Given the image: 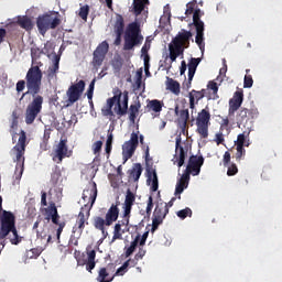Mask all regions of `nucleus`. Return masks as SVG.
<instances>
[{"label": "nucleus", "mask_w": 282, "mask_h": 282, "mask_svg": "<svg viewBox=\"0 0 282 282\" xmlns=\"http://www.w3.org/2000/svg\"><path fill=\"white\" fill-rule=\"evenodd\" d=\"M153 210V196H149L148 198V205L145 208V213L148 217H151V213Z\"/></svg>", "instance_id": "nucleus-59"}, {"label": "nucleus", "mask_w": 282, "mask_h": 282, "mask_svg": "<svg viewBox=\"0 0 282 282\" xmlns=\"http://www.w3.org/2000/svg\"><path fill=\"white\" fill-rule=\"evenodd\" d=\"M131 218V214L126 215V212L123 210V216L121 220H118L117 225L119 226H129V219Z\"/></svg>", "instance_id": "nucleus-58"}, {"label": "nucleus", "mask_w": 282, "mask_h": 282, "mask_svg": "<svg viewBox=\"0 0 282 282\" xmlns=\"http://www.w3.org/2000/svg\"><path fill=\"white\" fill-rule=\"evenodd\" d=\"M59 180H61V167H58V165H55L53 169V172L51 174L52 186H56V184H58Z\"/></svg>", "instance_id": "nucleus-44"}, {"label": "nucleus", "mask_w": 282, "mask_h": 282, "mask_svg": "<svg viewBox=\"0 0 282 282\" xmlns=\"http://www.w3.org/2000/svg\"><path fill=\"white\" fill-rule=\"evenodd\" d=\"M138 243H140V235H138L135 237V239L130 243L129 247L124 248V257L126 259H129V257H131V254H133L135 252V248H138Z\"/></svg>", "instance_id": "nucleus-36"}, {"label": "nucleus", "mask_w": 282, "mask_h": 282, "mask_svg": "<svg viewBox=\"0 0 282 282\" xmlns=\"http://www.w3.org/2000/svg\"><path fill=\"white\" fill-rule=\"evenodd\" d=\"M109 53V43L107 41L101 42L98 44L96 50L93 53V67L98 70L105 63V58H107V54Z\"/></svg>", "instance_id": "nucleus-10"}, {"label": "nucleus", "mask_w": 282, "mask_h": 282, "mask_svg": "<svg viewBox=\"0 0 282 282\" xmlns=\"http://www.w3.org/2000/svg\"><path fill=\"white\" fill-rule=\"evenodd\" d=\"M123 50L124 52H129L133 50V47H138V45H142L144 41V36L142 35V30L140 29V23L132 22L128 24L124 36H123Z\"/></svg>", "instance_id": "nucleus-4"}, {"label": "nucleus", "mask_w": 282, "mask_h": 282, "mask_svg": "<svg viewBox=\"0 0 282 282\" xmlns=\"http://www.w3.org/2000/svg\"><path fill=\"white\" fill-rule=\"evenodd\" d=\"M202 166H204V156L192 155L188 160L185 173L194 176L199 175V173H202Z\"/></svg>", "instance_id": "nucleus-17"}, {"label": "nucleus", "mask_w": 282, "mask_h": 282, "mask_svg": "<svg viewBox=\"0 0 282 282\" xmlns=\"http://www.w3.org/2000/svg\"><path fill=\"white\" fill-rule=\"evenodd\" d=\"M223 164L224 166H228L230 164V152L226 151L223 158Z\"/></svg>", "instance_id": "nucleus-63"}, {"label": "nucleus", "mask_w": 282, "mask_h": 282, "mask_svg": "<svg viewBox=\"0 0 282 282\" xmlns=\"http://www.w3.org/2000/svg\"><path fill=\"white\" fill-rule=\"evenodd\" d=\"M164 223V218L160 217V216H152V228H151V232H155V230H158V228H160V226H162V224Z\"/></svg>", "instance_id": "nucleus-46"}, {"label": "nucleus", "mask_w": 282, "mask_h": 282, "mask_svg": "<svg viewBox=\"0 0 282 282\" xmlns=\"http://www.w3.org/2000/svg\"><path fill=\"white\" fill-rule=\"evenodd\" d=\"M124 231H122V227L118 224L115 225V228H113V236H112V241H116L118 239H122V234Z\"/></svg>", "instance_id": "nucleus-50"}, {"label": "nucleus", "mask_w": 282, "mask_h": 282, "mask_svg": "<svg viewBox=\"0 0 282 282\" xmlns=\"http://www.w3.org/2000/svg\"><path fill=\"white\" fill-rule=\"evenodd\" d=\"M61 65V55H54L53 65L48 67L47 69V78L48 80H52V78H56V75L58 74Z\"/></svg>", "instance_id": "nucleus-27"}, {"label": "nucleus", "mask_w": 282, "mask_h": 282, "mask_svg": "<svg viewBox=\"0 0 282 282\" xmlns=\"http://www.w3.org/2000/svg\"><path fill=\"white\" fill-rule=\"evenodd\" d=\"M72 151L67 148V139H61L59 143L57 144L55 152L53 154V162L57 164H62L65 158H70Z\"/></svg>", "instance_id": "nucleus-15"}, {"label": "nucleus", "mask_w": 282, "mask_h": 282, "mask_svg": "<svg viewBox=\"0 0 282 282\" xmlns=\"http://www.w3.org/2000/svg\"><path fill=\"white\" fill-rule=\"evenodd\" d=\"M98 197V185H96V182L89 183L87 188L84 189L82 198L84 202H87L82 207V210H88L90 208H94V204H96V198Z\"/></svg>", "instance_id": "nucleus-11"}, {"label": "nucleus", "mask_w": 282, "mask_h": 282, "mask_svg": "<svg viewBox=\"0 0 282 282\" xmlns=\"http://www.w3.org/2000/svg\"><path fill=\"white\" fill-rule=\"evenodd\" d=\"M214 141L216 142L217 147H219V144H224V132L216 133Z\"/></svg>", "instance_id": "nucleus-61"}, {"label": "nucleus", "mask_w": 282, "mask_h": 282, "mask_svg": "<svg viewBox=\"0 0 282 282\" xmlns=\"http://www.w3.org/2000/svg\"><path fill=\"white\" fill-rule=\"evenodd\" d=\"M45 213H46V219L47 221H50V219L53 216H57L58 215V209L56 208V203L51 202L48 207L44 208Z\"/></svg>", "instance_id": "nucleus-39"}, {"label": "nucleus", "mask_w": 282, "mask_h": 282, "mask_svg": "<svg viewBox=\"0 0 282 282\" xmlns=\"http://www.w3.org/2000/svg\"><path fill=\"white\" fill-rule=\"evenodd\" d=\"M241 105H243V90H238L229 100V116H235V112L241 107Z\"/></svg>", "instance_id": "nucleus-18"}, {"label": "nucleus", "mask_w": 282, "mask_h": 282, "mask_svg": "<svg viewBox=\"0 0 282 282\" xmlns=\"http://www.w3.org/2000/svg\"><path fill=\"white\" fill-rule=\"evenodd\" d=\"M113 32L115 33H124V18L120 13H116Z\"/></svg>", "instance_id": "nucleus-33"}, {"label": "nucleus", "mask_w": 282, "mask_h": 282, "mask_svg": "<svg viewBox=\"0 0 282 282\" xmlns=\"http://www.w3.org/2000/svg\"><path fill=\"white\" fill-rule=\"evenodd\" d=\"M188 120H191V113L188 112V109H182L180 111L177 122L182 129H186V126L188 124Z\"/></svg>", "instance_id": "nucleus-31"}, {"label": "nucleus", "mask_w": 282, "mask_h": 282, "mask_svg": "<svg viewBox=\"0 0 282 282\" xmlns=\"http://www.w3.org/2000/svg\"><path fill=\"white\" fill-rule=\"evenodd\" d=\"M18 25H20L22 30H26V32H30V30L34 28V24L32 23V19H30L28 15L19 17Z\"/></svg>", "instance_id": "nucleus-32"}, {"label": "nucleus", "mask_w": 282, "mask_h": 282, "mask_svg": "<svg viewBox=\"0 0 282 282\" xmlns=\"http://www.w3.org/2000/svg\"><path fill=\"white\" fill-rule=\"evenodd\" d=\"M196 133L199 138L206 140L208 138V127H210V111L202 109L196 117Z\"/></svg>", "instance_id": "nucleus-8"}, {"label": "nucleus", "mask_w": 282, "mask_h": 282, "mask_svg": "<svg viewBox=\"0 0 282 282\" xmlns=\"http://www.w3.org/2000/svg\"><path fill=\"white\" fill-rule=\"evenodd\" d=\"M142 175V164L135 163L131 170H129V177H132L134 182H138L140 180V176Z\"/></svg>", "instance_id": "nucleus-35"}, {"label": "nucleus", "mask_w": 282, "mask_h": 282, "mask_svg": "<svg viewBox=\"0 0 282 282\" xmlns=\"http://www.w3.org/2000/svg\"><path fill=\"white\" fill-rule=\"evenodd\" d=\"M113 105H116V97L107 99V108L102 109L104 116H113Z\"/></svg>", "instance_id": "nucleus-41"}, {"label": "nucleus", "mask_w": 282, "mask_h": 282, "mask_svg": "<svg viewBox=\"0 0 282 282\" xmlns=\"http://www.w3.org/2000/svg\"><path fill=\"white\" fill-rule=\"evenodd\" d=\"M112 144H113V134L110 133L107 138L106 148H105L107 155H111Z\"/></svg>", "instance_id": "nucleus-53"}, {"label": "nucleus", "mask_w": 282, "mask_h": 282, "mask_svg": "<svg viewBox=\"0 0 282 282\" xmlns=\"http://www.w3.org/2000/svg\"><path fill=\"white\" fill-rule=\"evenodd\" d=\"M52 223L55 224V226H58L56 235L57 239H61V235L63 234V229L65 228V221L58 223V219H61V216L57 214L53 217H51Z\"/></svg>", "instance_id": "nucleus-40"}, {"label": "nucleus", "mask_w": 282, "mask_h": 282, "mask_svg": "<svg viewBox=\"0 0 282 282\" xmlns=\"http://www.w3.org/2000/svg\"><path fill=\"white\" fill-rule=\"evenodd\" d=\"M205 97H206V89H202V90L193 89L188 94L189 109H195V106L198 105L199 100H203V98H205Z\"/></svg>", "instance_id": "nucleus-23"}, {"label": "nucleus", "mask_w": 282, "mask_h": 282, "mask_svg": "<svg viewBox=\"0 0 282 282\" xmlns=\"http://www.w3.org/2000/svg\"><path fill=\"white\" fill-rule=\"evenodd\" d=\"M191 181V174L184 172L181 178L176 183L175 195H178V199H182V193H184L185 188H188V182Z\"/></svg>", "instance_id": "nucleus-22"}, {"label": "nucleus", "mask_w": 282, "mask_h": 282, "mask_svg": "<svg viewBox=\"0 0 282 282\" xmlns=\"http://www.w3.org/2000/svg\"><path fill=\"white\" fill-rule=\"evenodd\" d=\"M8 236L12 246H19L23 241V237L19 236L17 230V217L12 212L2 210V214H0V241Z\"/></svg>", "instance_id": "nucleus-2"}, {"label": "nucleus", "mask_w": 282, "mask_h": 282, "mask_svg": "<svg viewBox=\"0 0 282 282\" xmlns=\"http://www.w3.org/2000/svg\"><path fill=\"white\" fill-rule=\"evenodd\" d=\"M132 12L134 15L140 17L144 12V8L149 6V0H133Z\"/></svg>", "instance_id": "nucleus-28"}, {"label": "nucleus", "mask_w": 282, "mask_h": 282, "mask_svg": "<svg viewBox=\"0 0 282 282\" xmlns=\"http://www.w3.org/2000/svg\"><path fill=\"white\" fill-rule=\"evenodd\" d=\"M118 206H120V202L112 204L106 213L105 218L100 216L94 217V228L100 230L102 235H105V226H112L115 221H118V217H120V208Z\"/></svg>", "instance_id": "nucleus-5"}, {"label": "nucleus", "mask_w": 282, "mask_h": 282, "mask_svg": "<svg viewBox=\"0 0 282 282\" xmlns=\"http://www.w3.org/2000/svg\"><path fill=\"white\" fill-rule=\"evenodd\" d=\"M162 107H164V102L158 99L150 100L148 102V109H150V111H154V113H160L162 111Z\"/></svg>", "instance_id": "nucleus-38"}, {"label": "nucleus", "mask_w": 282, "mask_h": 282, "mask_svg": "<svg viewBox=\"0 0 282 282\" xmlns=\"http://www.w3.org/2000/svg\"><path fill=\"white\" fill-rule=\"evenodd\" d=\"M90 215H91V207H88V209H85V210L80 208L75 226L73 227V232H78L79 235H83V230H85V226H89Z\"/></svg>", "instance_id": "nucleus-16"}, {"label": "nucleus", "mask_w": 282, "mask_h": 282, "mask_svg": "<svg viewBox=\"0 0 282 282\" xmlns=\"http://www.w3.org/2000/svg\"><path fill=\"white\" fill-rule=\"evenodd\" d=\"M250 132L245 131L243 133L238 134L236 147H250V140H248Z\"/></svg>", "instance_id": "nucleus-37"}, {"label": "nucleus", "mask_w": 282, "mask_h": 282, "mask_svg": "<svg viewBox=\"0 0 282 282\" xmlns=\"http://www.w3.org/2000/svg\"><path fill=\"white\" fill-rule=\"evenodd\" d=\"M227 167H228L227 170L228 177H232L239 173V167H237V164L235 163L228 164Z\"/></svg>", "instance_id": "nucleus-52"}, {"label": "nucleus", "mask_w": 282, "mask_h": 282, "mask_svg": "<svg viewBox=\"0 0 282 282\" xmlns=\"http://www.w3.org/2000/svg\"><path fill=\"white\" fill-rule=\"evenodd\" d=\"M87 259L86 260H79L77 259L78 265H86L87 272H91L94 268H96V250H89L86 251Z\"/></svg>", "instance_id": "nucleus-20"}, {"label": "nucleus", "mask_w": 282, "mask_h": 282, "mask_svg": "<svg viewBox=\"0 0 282 282\" xmlns=\"http://www.w3.org/2000/svg\"><path fill=\"white\" fill-rule=\"evenodd\" d=\"M79 17L83 21H87V17H89V6H84L79 9Z\"/></svg>", "instance_id": "nucleus-54"}, {"label": "nucleus", "mask_w": 282, "mask_h": 282, "mask_svg": "<svg viewBox=\"0 0 282 282\" xmlns=\"http://www.w3.org/2000/svg\"><path fill=\"white\" fill-rule=\"evenodd\" d=\"M84 91H85V80L83 79L69 86V88L66 91V96L68 97L67 107H69V105H74V102H78Z\"/></svg>", "instance_id": "nucleus-13"}, {"label": "nucleus", "mask_w": 282, "mask_h": 282, "mask_svg": "<svg viewBox=\"0 0 282 282\" xmlns=\"http://www.w3.org/2000/svg\"><path fill=\"white\" fill-rule=\"evenodd\" d=\"M140 107H142V105L140 104V101H138L137 104L131 105L129 108V120L130 122H132V124L135 123V119L140 113Z\"/></svg>", "instance_id": "nucleus-34"}, {"label": "nucleus", "mask_w": 282, "mask_h": 282, "mask_svg": "<svg viewBox=\"0 0 282 282\" xmlns=\"http://www.w3.org/2000/svg\"><path fill=\"white\" fill-rule=\"evenodd\" d=\"M199 63H202V58H195L192 57L187 64L188 67V78L189 80H193L195 78V73L197 72V67L199 66Z\"/></svg>", "instance_id": "nucleus-29"}, {"label": "nucleus", "mask_w": 282, "mask_h": 282, "mask_svg": "<svg viewBox=\"0 0 282 282\" xmlns=\"http://www.w3.org/2000/svg\"><path fill=\"white\" fill-rule=\"evenodd\" d=\"M176 215L180 219H186V217H193V210L189 207H186L185 209L178 210Z\"/></svg>", "instance_id": "nucleus-49"}, {"label": "nucleus", "mask_w": 282, "mask_h": 282, "mask_svg": "<svg viewBox=\"0 0 282 282\" xmlns=\"http://www.w3.org/2000/svg\"><path fill=\"white\" fill-rule=\"evenodd\" d=\"M18 143L13 147V151H15V162L17 169H21V173H23V166L25 164V148L28 147V134L24 130H21L19 133Z\"/></svg>", "instance_id": "nucleus-7"}, {"label": "nucleus", "mask_w": 282, "mask_h": 282, "mask_svg": "<svg viewBox=\"0 0 282 282\" xmlns=\"http://www.w3.org/2000/svg\"><path fill=\"white\" fill-rule=\"evenodd\" d=\"M129 270V267H127V263L123 262V264L117 269L115 276H124Z\"/></svg>", "instance_id": "nucleus-56"}, {"label": "nucleus", "mask_w": 282, "mask_h": 282, "mask_svg": "<svg viewBox=\"0 0 282 282\" xmlns=\"http://www.w3.org/2000/svg\"><path fill=\"white\" fill-rule=\"evenodd\" d=\"M115 34H116V39H115L113 44L118 46L122 43V34H124V33H115Z\"/></svg>", "instance_id": "nucleus-64"}, {"label": "nucleus", "mask_w": 282, "mask_h": 282, "mask_svg": "<svg viewBox=\"0 0 282 282\" xmlns=\"http://www.w3.org/2000/svg\"><path fill=\"white\" fill-rule=\"evenodd\" d=\"M43 54V51H41V48L39 47H32L31 48V56L32 58H41V55Z\"/></svg>", "instance_id": "nucleus-60"}, {"label": "nucleus", "mask_w": 282, "mask_h": 282, "mask_svg": "<svg viewBox=\"0 0 282 282\" xmlns=\"http://www.w3.org/2000/svg\"><path fill=\"white\" fill-rule=\"evenodd\" d=\"M257 116H259V110L257 108H241L237 116V124L239 129H241V127L246 128L248 122H250V120H254Z\"/></svg>", "instance_id": "nucleus-14"}, {"label": "nucleus", "mask_w": 282, "mask_h": 282, "mask_svg": "<svg viewBox=\"0 0 282 282\" xmlns=\"http://www.w3.org/2000/svg\"><path fill=\"white\" fill-rule=\"evenodd\" d=\"M122 109H119V113H126L129 111V91H123V99L121 101Z\"/></svg>", "instance_id": "nucleus-45"}, {"label": "nucleus", "mask_w": 282, "mask_h": 282, "mask_svg": "<svg viewBox=\"0 0 282 282\" xmlns=\"http://www.w3.org/2000/svg\"><path fill=\"white\" fill-rule=\"evenodd\" d=\"M236 154L235 159L236 162H241L243 158H246V149L243 147L236 145Z\"/></svg>", "instance_id": "nucleus-48"}, {"label": "nucleus", "mask_w": 282, "mask_h": 282, "mask_svg": "<svg viewBox=\"0 0 282 282\" xmlns=\"http://www.w3.org/2000/svg\"><path fill=\"white\" fill-rule=\"evenodd\" d=\"M138 261L137 258H133V259H128L126 262L123 263H127V268H135V265H138Z\"/></svg>", "instance_id": "nucleus-62"}, {"label": "nucleus", "mask_w": 282, "mask_h": 282, "mask_svg": "<svg viewBox=\"0 0 282 282\" xmlns=\"http://www.w3.org/2000/svg\"><path fill=\"white\" fill-rule=\"evenodd\" d=\"M111 65H112V69H115L116 72H120L123 65L122 57L120 56L113 57L111 61Z\"/></svg>", "instance_id": "nucleus-47"}, {"label": "nucleus", "mask_w": 282, "mask_h": 282, "mask_svg": "<svg viewBox=\"0 0 282 282\" xmlns=\"http://www.w3.org/2000/svg\"><path fill=\"white\" fill-rule=\"evenodd\" d=\"M100 151H102V141H96L93 143L94 155H99Z\"/></svg>", "instance_id": "nucleus-57"}, {"label": "nucleus", "mask_w": 282, "mask_h": 282, "mask_svg": "<svg viewBox=\"0 0 282 282\" xmlns=\"http://www.w3.org/2000/svg\"><path fill=\"white\" fill-rule=\"evenodd\" d=\"M133 204H135V194H133L131 189H127L126 199L123 204V212H126V215H131Z\"/></svg>", "instance_id": "nucleus-25"}, {"label": "nucleus", "mask_w": 282, "mask_h": 282, "mask_svg": "<svg viewBox=\"0 0 282 282\" xmlns=\"http://www.w3.org/2000/svg\"><path fill=\"white\" fill-rule=\"evenodd\" d=\"M167 89H170V91H172V94H175V96H180V84L177 83V80H175L173 78H169L167 79Z\"/></svg>", "instance_id": "nucleus-42"}, {"label": "nucleus", "mask_w": 282, "mask_h": 282, "mask_svg": "<svg viewBox=\"0 0 282 282\" xmlns=\"http://www.w3.org/2000/svg\"><path fill=\"white\" fill-rule=\"evenodd\" d=\"M140 144L138 133L132 132L130 140L126 141L122 145V155H123V164L133 158V153H135V149Z\"/></svg>", "instance_id": "nucleus-12"}, {"label": "nucleus", "mask_w": 282, "mask_h": 282, "mask_svg": "<svg viewBox=\"0 0 282 282\" xmlns=\"http://www.w3.org/2000/svg\"><path fill=\"white\" fill-rule=\"evenodd\" d=\"M112 94H113L112 98H116L115 100L116 106L113 108L115 113L119 117L126 116V113H120V109H122V101H121L122 90H120V88H113Z\"/></svg>", "instance_id": "nucleus-26"}, {"label": "nucleus", "mask_w": 282, "mask_h": 282, "mask_svg": "<svg viewBox=\"0 0 282 282\" xmlns=\"http://www.w3.org/2000/svg\"><path fill=\"white\" fill-rule=\"evenodd\" d=\"M147 182L148 184H151L152 182V185H151V191L153 193H155L158 191V188H160V185H159V182H158V172H155V169H153V165H147Z\"/></svg>", "instance_id": "nucleus-21"}, {"label": "nucleus", "mask_w": 282, "mask_h": 282, "mask_svg": "<svg viewBox=\"0 0 282 282\" xmlns=\"http://www.w3.org/2000/svg\"><path fill=\"white\" fill-rule=\"evenodd\" d=\"M195 3H197V0H194L192 2H188L186 4L185 14L186 17H189V14H193V23L195 30H196V36H195V43L198 45L200 52H204L206 50V43L204 42V21H202V18L204 17V11L200 9H195Z\"/></svg>", "instance_id": "nucleus-3"}, {"label": "nucleus", "mask_w": 282, "mask_h": 282, "mask_svg": "<svg viewBox=\"0 0 282 282\" xmlns=\"http://www.w3.org/2000/svg\"><path fill=\"white\" fill-rule=\"evenodd\" d=\"M36 25L40 34L45 36L48 30H56L61 25V19L52 13H44L37 17Z\"/></svg>", "instance_id": "nucleus-6"}, {"label": "nucleus", "mask_w": 282, "mask_h": 282, "mask_svg": "<svg viewBox=\"0 0 282 282\" xmlns=\"http://www.w3.org/2000/svg\"><path fill=\"white\" fill-rule=\"evenodd\" d=\"M208 88L212 89V91H213L212 100H218L219 95L217 94V91H219V86H217V83L210 82L208 84Z\"/></svg>", "instance_id": "nucleus-51"}, {"label": "nucleus", "mask_w": 282, "mask_h": 282, "mask_svg": "<svg viewBox=\"0 0 282 282\" xmlns=\"http://www.w3.org/2000/svg\"><path fill=\"white\" fill-rule=\"evenodd\" d=\"M254 85V80L252 79V75H246L243 79L245 89H250Z\"/></svg>", "instance_id": "nucleus-55"}, {"label": "nucleus", "mask_w": 282, "mask_h": 282, "mask_svg": "<svg viewBox=\"0 0 282 282\" xmlns=\"http://www.w3.org/2000/svg\"><path fill=\"white\" fill-rule=\"evenodd\" d=\"M169 213V205L166 203H158L153 216L154 217H161L162 219H166V214Z\"/></svg>", "instance_id": "nucleus-30"}, {"label": "nucleus", "mask_w": 282, "mask_h": 282, "mask_svg": "<svg viewBox=\"0 0 282 282\" xmlns=\"http://www.w3.org/2000/svg\"><path fill=\"white\" fill-rule=\"evenodd\" d=\"M169 50H170V58L172 61V63H175V61H177L178 56H183L184 55V46H181L180 44H177V42L172 40V43L169 44Z\"/></svg>", "instance_id": "nucleus-24"}, {"label": "nucleus", "mask_w": 282, "mask_h": 282, "mask_svg": "<svg viewBox=\"0 0 282 282\" xmlns=\"http://www.w3.org/2000/svg\"><path fill=\"white\" fill-rule=\"evenodd\" d=\"M97 281L98 282H111V281H113V276L109 279V272H107V268H101L98 272Z\"/></svg>", "instance_id": "nucleus-43"}, {"label": "nucleus", "mask_w": 282, "mask_h": 282, "mask_svg": "<svg viewBox=\"0 0 282 282\" xmlns=\"http://www.w3.org/2000/svg\"><path fill=\"white\" fill-rule=\"evenodd\" d=\"M191 39H193V33L183 29L182 32L177 33V35L172 41L180 44L181 47L187 50V47L191 46Z\"/></svg>", "instance_id": "nucleus-19"}, {"label": "nucleus", "mask_w": 282, "mask_h": 282, "mask_svg": "<svg viewBox=\"0 0 282 282\" xmlns=\"http://www.w3.org/2000/svg\"><path fill=\"white\" fill-rule=\"evenodd\" d=\"M25 80H19L15 89L18 94H21L26 85L28 91L22 94L20 100H23L28 94L32 96L33 100L25 109V122L26 124H34V120L43 111V96L40 95L41 87L43 86V70L39 66H32L26 73Z\"/></svg>", "instance_id": "nucleus-1"}, {"label": "nucleus", "mask_w": 282, "mask_h": 282, "mask_svg": "<svg viewBox=\"0 0 282 282\" xmlns=\"http://www.w3.org/2000/svg\"><path fill=\"white\" fill-rule=\"evenodd\" d=\"M191 145H188V142L184 141L182 142V137L177 135L175 139V154L173 159V163L177 164L178 169H182L184 166V162H186V155H188V149Z\"/></svg>", "instance_id": "nucleus-9"}]
</instances>
